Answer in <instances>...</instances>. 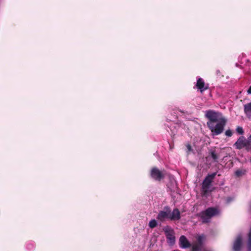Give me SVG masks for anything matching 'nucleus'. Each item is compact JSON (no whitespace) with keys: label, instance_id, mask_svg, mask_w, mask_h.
<instances>
[{"label":"nucleus","instance_id":"f257e3e1","mask_svg":"<svg viewBox=\"0 0 251 251\" xmlns=\"http://www.w3.org/2000/svg\"><path fill=\"white\" fill-rule=\"evenodd\" d=\"M181 218L180 212L178 208H175L172 211L170 207L166 206L164 207L163 210L159 212L157 219L159 221L163 222L166 219L171 221H178Z\"/></svg>","mask_w":251,"mask_h":251},{"label":"nucleus","instance_id":"f03ea898","mask_svg":"<svg viewBox=\"0 0 251 251\" xmlns=\"http://www.w3.org/2000/svg\"><path fill=\"white\" fill-rule=\"evenodd\" d=\"M218 213L217 208L214 207H209L205 210L201 212L200 216L202 220V223H207L209 222V220Z\"/></svg>","mask_w":251,"mask_h":251},{"label":"nucleus","instance_id":"7ed1b4c3","mask_svg":"<svg viewBox=\"0 0 251 251\" xmlns=\"http://www.w3.org/2000/svg\"><path fill=\"white\" fill-rule=\"evenodd\" d=\"M219 122L215 126L213 124L208 126L211 131L215 135H218L223 132L226 124V120L224 118H221Z\"/></svg>","mask_w":251,"mask_h":251},{"label":"nucleus","instance_id":"20e7f679","mask_svg":"<svg viewBox=\"0 0 251 251\" xmlns=\"http://www.w3.org/2000/svg\"><path fill=\"white\" fill-rule=\"evenodd\" d=\"M216 175V173L208 174L203 180L202 184V189L204 194H206L208 193L211 183Z\"/></svg>","mask_w":251,"mask_h":251},{"label":"nucleus","instance_id":"39448f33","mask_svg":"<svg viewBox=\"0 0 251 251\" xmlns=\"http://www.w3.org/2000/svg\"><path fill=\"white\" fill-rule=\"evenodd\" d=\"M220 113L212 110L207 111L206 117L208 119L207 123L208 127L214 124V123L220 121L219 120Z\"/></svg>","mask_w":251,"mask_h":251},{"label":"nucleus","instance_id":"423d86ee","mask_svg":"<svg viewBox=\"0 0 251 251\" xmlns=\"http://www.w3.org/2000/svg\"><path fill=\"white\" fill-rule=\"evenodd\" d=\"M165 171H160L158 168L153 167L151 171V176L154 180L160 181L165 177Z\"/></svg>","mask_w":251,"mask_h":251},{"label":"nucleus","instance_id":"0eeeda50","mask_svg":"<svg viewBox=\"0 0 251 251\" xmlns=\"http://www.w3.org/2000/svg\"><path fill=\"white\" fill-rule=\"evenodd\" d=\"M234 146L238 150L245 148L247 151V139L243 136H240L234 143Z\"/></svg>","mask_w":251,"mask_h":251},{"label":"nucleus","instance_id":"6e6552de","mask_svg":"<svg viewBox=\"0 0 251 251\" xmlns=\"http://www.w3.org/2000/svg\"><path fill=\"white\" fill-rule=\"evenodd\" d=\"M179 244L180 248L187 249L191 247V243L184 235H181L179 239Z\"/></svg>","mask_w":251,"mask_h":251},{"label":"nucleus","instance_id":"1a4fd4ad","mask_svg":"<svg viewBox=\"0 0 251 251\" xmlns=\"http://www.w3.org/2000/svg\"><path fill=\"white\" fill-rule=\"evenodd\" d=\"M242 246V238L241 235H239L233 243V251H240Z\"/></svg>","mask_w":251,"mask_h":251},{"label":"nucleus","instance_id":"9d476101","mask_svg":"<svg viewBox=\"0 0 251 251\" xmlns=\"http://www.w3.org/2000/svg\"><path fill=\"white\" fill-rule=\"evenodd\" d=\"M196 87L201 92H202L208 89V87L205 85V82L203 79L201 78H199L197 80Z\"/></svg>","mask_w":251,"mask_h":251},{"label":"nucleus","instance_id":"9b49d317","mask_svg":"<svg viewBox=\"0 0 251 251\" xmlns=\"http://www.w3.org/2000/svg\"><path fill=\"white\" fill-rule=\"evenodd\" d=\"M165 232L168 242L171 244H174L175 242V237L174 235L173 230L165 231Z\"/></svg>","mask_w":251,"mask_h":251},{"label":"nucleus","instance_id":"f8f14e48","mask_svg":"<svg viewBox=\"0 0 251 251\" xmlns=\"http://www.w3.org/2000/svg\"><path fill=\"white\" fill-rule=\"evenodd\" d=\"M244 113L248 118H251V102L244 105Z\"/></svg>","mask_w":251,"mask_h":251},{"label":"nucleus","instance_id":"ddd939ff","mask_svg":"<svg viewBox=\"0 0 251 251\" xmlns=\"http://www.w3.org/2000/svg\"><path fill=\"white\" fill-rule=\"evenodd\" d=\"M247 173V171L244 169H240L236 170L235 175L237 177H241L245 175Z\"/></svg>","mask_w":251,"mask_h":251},{"label":"nucleus","instance_id":"4468645a","mask_svg":"<svg viewBox=\"0 0 251 251\" xmlns=\"http://www.w3.org/2000/svg\"><path fill=\"white\" fill-rule=\"evenodd\" d=\"M203 238L204 236L203 235L198 236L197 238V243L195 244L202 247Z\"/></svg>","mask_w":251,"mask_h":251},{"label":"nucleus","instance_id":"2eb2a0df","mask_svg":"<svg viewBox=\"0 0 251 251\" xmlns=\"http://www.w3.org/2000/svg\"><path fill=\"white\" fill-rule=\"evenodd\" d=\"M247 151H251V135L247 139Z\"/></svg>","mask_w":251,"mask_h":251},{"label":"nucleus","instance_id":"dca6fc26","mask_svg":"<svg viewBox=\"0 0 251 251\" xmlns=\"http://www.w3.org/2000/svg\"><path fill=\"white\" fill-rule=\"evenodd\" d=\"M209 153L213 160L215 162H218V155L216 153L215 151H211Z\"/></svg>","mask_w":251,"mask_h":251},{"label":"nucleus","instance_id":"f3484780","mask_svg":"<svg viewBox=\"0 0 251 251\" xmlns=\"http://www.w3.org/2000/svg\"><path fill=\"white\" fill-rule=\"evenodd\" d=\"M157 222L154 219H152L151 221H150V222L149 224V226L150 227H151V228H153L157 226Z\"/></svg>","mask_w":251,"mask_h":251},{"label":"nucleus","instance_id":"a211bd4d","mask_svg":"<svg viewBox=\"0 0 251 251\" xmlns=\"http://www.w3.org/2000/svg\"><path fill=\"white\" fill-rule=\"evenodd\" d=\"M201 247L197 245L196 244H194L192 246V250L191 251H201Z\"/></svg>","mask_w":251,"mask_h":251},{"label":"nucleus","instance_id":"6ab92c4d","mask_svg":"<svg viewBox=\"0 0 251 251\" xmlns=\"http://www.w3.org/2000/svg\"><path fill=\"white\" fill-rule=\"evenodd\" d=\"M236 132L239 134L242 135L244 133V129L242 127L238 126L236 129Z\"/></svg>","mask_w":251,"mask_h":251},{"label":"nucleus","instance_id":"aec40b11","mask_svg":"<svg viewBox=\"0 0 251 251\" xmlns=\"http://www.w3.org/2000/svg\"><path fill=\"white\" fill-rule=\"evenodd\" d=\"M248 249L249 251H251V228L249 234Z\"/></svg>","mask_w":251,"mask_h":251},{"label":"nucleus","instance_id":"412c9836","mask_svg":"<svg viewBox=\"0 0 251 251\" xmlns=\"http://www.w3.org/2000/svg\"><path fill=\"white\" fill-rule=\"evenodd\" d=\"M232 132L230 129H228L225 132V134L228 137H231L232 135Z\"/></svg>","mask_w":251,"mask_h":251},{"label":"nucleus","instance_id":"4be33fe9","mask_svg":"<svg viewBox=\"0 0 251 251\" xmlns=\"http://www.w3.org/2000/svg\"><path fill=\"white\" fill-rule=\"evenodd\" d=\"M186 148H187V152H191L193 151V149L191 146V145L190 144H187L186 145Z\"/></svg>","mask_w":251,"mask_h":251},{"label":"nucleus","instance_id":"5701e85b","mask_svg":"<svg viewBox=\"0 0 251 251\" xmlns=\"http://www.w3.org/2000/svg\"><path fill=\"white\" fill-rule=\"evenodd\" d=\"M247 93L249 94H251V85L250 86L248 90H247Z\"/></svg>","mask_w":251,"mask_h":251},{"label":"nucleus","instance_id":"b1692460","mask_svg":"<svg viewBox=\"0 0 251 251\" xmlns=\"http://www.w3.org/2000/svg\"><path fill=\"white\" fill-rule=\"evenodd\" d=\"M175 188H175V187H173L172 188H170V189L171 191H174V192L175 191Z\"/></svg>","mask_w":251,"mask_h":251},{"label":"nucleus","instance_id":"393cba45","mask_svg":"<svg viewBox=\"0 0 251 251\" xmlns=\"http://www.w3.org/2000/svg\"><path fill=\"white\" fill-rule=\"evenodd\" d=\"M173 251H179V250H174Z\"/></svg>","mask_w":251,"mask_h":251},{"label":"nucleus","instance_id":"a878e982","mask_svg":"<svg viewBox=\"0 0 251 251\" xmlns=\"http://www.w3.org/2000/svg\"><path fill=\"white\" fill-rule=\"evenodd\" d=\"M217 72H218V73H219L220 71H217Z\"/></svg>","mask_w":251,"mask_h":251}]
</instances>
